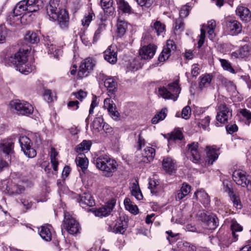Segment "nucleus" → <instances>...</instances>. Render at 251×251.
Returning a JSON list of instances; mask_svg holds the SVG:
<instances>
[{
    "instance_id": "nucleus-1",
    "label": "nucleus",
    "mask_w": 251,
    "mask_h": 251,
    "mask_svg": "<svg viewBox=\"0 0 251 251\" xmlns=\"http://www.w3.org/2000/svg\"><path fill=\"white\" fill-rule=\"evenodd\" d=\"M27 53L24 50H20L18 52L12 54L5 59V62L9 65H13L16 69L21 73L26 75L35 69L33 65L27 63Z\"/></svg>"
},
{
    "instance_id": "nucleus-2",
    "label": "nucleus",
    "mask_w": 251,
    "mask_h": 251,
    "mask_svg": "<svg viewBox=\"0 0 251 251\" xmlns=\"http://www.w3.org/2000/svg\"><path fill=\"white\" fill-rule=\"evenodd\" d=\"M56 0H50L46 7L47 13L50 20L57 21L60 27L67 28L69 25V16L64 9H57L58 6Z\"/></svg>"
},
{
    "instance_id": "nucleus-3",
    "label": "nucleus",
    "mask_w": 251,
    "mask_h": 251,
    "mask_svg": "<svg viewBox=\"0 0 251 251\" xmlns=\"http://www.w3.org/2000/svg\"><path fill=\"white\" fill-rule=\"evenodd\" d=\"M94 162L97 168L102 171L106 177L112 176L118 166L114 159L106 154L100 155Z\"/></svg>"
},
{
    "instance_id": "nucleus-4",
    "label": "nucleus",
    "mask_w": 251,
    "mask_h": 251,
    "mask_svg": "<svg viewBox=\"0 0 251 251\" xmlns=\"http://www.w3.org/2000/svg\"><path fill=\"white\" fill-rule=\"evenodd\" d=\"M43 7V3L42 0H21L16 4L14 9V16L17 17L26 13L35 12Z\"/></svg>"
},
{
    "instance_id": "nucleus-5",
    "label": "nucleus",
    "mask_w": 251,
    "mask_h": 251,
    "mask_svg": "<svg viewBox=\"0 0 251 251\" xmlns=\"http://www.w3.org/2000/svg\"><path fill=\"white\" fill-rule=\"evenodd\" d=\"M181 89L177 81L169 84L167 86L158 88V95L164 99L177 100Z\"/></svg>"
},
{
    "instance_id": "nucleus-6",
    "label": "nucleus",
    "mask_w": 251,
    "mask_h": 251,
    "mask_svg": "<svg viewBox=\"0 0 251 251\" xmlns=\"http://www.w3.org/2000/svg\"><path fill=\"white\" fill-rule=\"evenodd\" d=\"M11 110L22 115H28L33 113L34 109L31 104L25 100H15L9 104Z\"/></svg>"
},
{
    "instance_id": "nucleus-7",
    "label": "nucleus",
    "mask_w": 251,
    "mask_h": 251,
    "mask_svg": "<svg viewBox=\"0 0 251 251\" xmlns=\"http://www.w3.org/2000/svg\"><path fill=\"white\" fill-rule=\"evenodd\" d=\"M216 120L221 124L226 123L232 116V110L225 103H219L217 107Z\"/></svg>"
},
{
    "instance_id": "nucleus-8",
    "label": "nucleus",
    "mask_w": 251,
    "mask_h": 251,
    "mask_svg": "<svg viewBox=\"0 0 251 251\" xmlns=\"http://www.w3.org/2000/svg\"><path fill=\"white\" fill-rule=\"evenodd\" d=\"M63 227L71 234L79 232L80 226L79 223L69 215L65 214L63 224Z\"/></svg>"
},
{
    "instance_id": "nucleus-9",
    "label": "nucleus",
    "mask_w": 251,
    "mask_h": 251,
    "mask_svg": "<svg viewBox=\"0 0 251 251\" xmlns=\"http://www.w3.org/2000/svg\"><path fill=\"white\" fill-rule=\"evenodd\" d=\"M22 151L29 158H34L36 155V150L32 148V143L27 136H21L19 139Z\"/></svg>"
},
{
    "instance_id": "nucleus-10",
    "label": "nucleus",
    "mask_w": 251,
    "mask_h": 251,
    "mask_svg": "<svg viewBox=\"0 0 251 251\" xmlns=\"http://www.w3.org/2000/svg\"><path fill=\"white\" fill-rule=\"evenodd\" d=\"M95 65V61L92 58L88 57L84 60L79 66L77 73L78 78L81 79L87 76L90 72L93 70Z\"/></svg>"
},
{
    "instance_id": "nucleus-11",
    "label": "nucleus",
    "mask_w": 251,
    "mask_h": 251,
    "mask_svg": "<svg viewBox=\"0 0 251 251\" xmlns=\"http://www.w3.org/2000/svg\"><path fill=\"white\" fill-rule=\"evenodd\" d=\"M95 65V61L92 58L88 57L84 60L79 66L77 73L78 78L81 79L87 76L90 72L93 70Z\"/></svg>"
},
{
    "instance_id": "nucleus-12",
    "label": "nucleus",
    "mask_w": 251,
    "mask_h": 251,
    "mask_svg": "<svg viewBox=\"0 0 251 251\" xmlns=\"http://www.w3.org/2000/svg\"><path fill=\"white\" fill-rule=\"evenodd\" d=\"M95 65V61L92 58L88 57L84 60L79 66L77 73L78 78L81 79L87 76L90 72L93 70Z\"/></svg>"
},
{
    "instance_id": "nucleus-13",
    "label": "nucleus",
    "mask_w": 251,
    "mask_h": 251,
    "mask_svg": "<svg viewBox=\"0 0 251 251\" xmlns=\"http://www.w3.org/2000/svg\"><path fill=\"white\" fill-rule=\"evenodd\" d=\"M176 48V45L174 41L168 40L167 41L166 46L158 57V60L160 62H164L167 60L171 54L174 52Z\"/></svg>"
},
{
    "instance_id": "nucleus-14",
    "label": "nucleus",
    "mask_w": 251,
    "mask_h": 251,
    "mask_svg": "<svg viewBox=\"0 0 251 251\" xmlns=\"http://www.w3.org/2000/svg\"><path fill=\"white\" fill-rule=\"evenodd\" d=\"M189 152L190 153V160L195 163H200L201 161V154L198 142H193L187 145Z\"/></svg>"
},
{
    "instance_id": "nucleus-15",
    "label": "nucleus",
    "mask_w": 251,
    "mask_h": 251,
    "mask_svg": "<svg viewBox=\"0 0 251 251\" xmlns=\"http://www.w3.org/2000/svg\"><path fill=\"white\" fill-rule=\"evenodd\" d=\"M103 107L107 109L110 117L114 120H120V114L116 110V106L114 101L110 98H106L104 100Z\"/></svg>"
},
{
    "instance_id": "nucleus-16",
    "label": "nucleus",
    "mask_w": 251,
    "mask_h": 251,
    "mask_svg": "<svg viewBox=\"0 0 251 251\" xmlns=\"http://www.w3.org/2000/svg\"><path fill=\"white\" fill-rule=\"evenodd\" d=\"M225 25L227 32L232 36L238 34L242 30L241 25L236 20H226Z\"/></svg>"
},
{
    "instance_id": "nucleus-17",
    "label": "nucleus",
    "mask_w": 251,
    "mask_h": 251,
    "mask_svg": "<svg viewBox=\"0 0 251 251\" xmlns=\"http://www.w3.org/2000/svg\"><path fill=\"white\" fill-rule=\"evenodd\" d=\"M156 50V46L150 44L144 46L139 50V55L141 59L149 60L152 58L154 55Z\"/></svg>"
},
{
    "instance_id": "nucleus-18",
    "label": "nucleus",
    "mask_w": 251,
    "mask_h": 251,
    "mask_svg": "<svg viewBox=\"0 0 251 251\" xmlns=\"http://www.w3.org/2000/svg\"><path fill=\"white\" fill-rule=\"evenodd\" d=\"M232 178L237 185L242 187L246 186V182L249 179L246 172L242 170H235L232 174Z\"/></svg>"
},
{
    "instance_id": "nucleus-19",
    "label": "nucleus",
    "mask_w": 251,
    "mask_h": 251,
    "mask_svg": "<svg viewBox=\"0 0 251 251\" xmlns=\"http://www.w3.org/2000/svg\"><path fill=\"white\" fill-rule=\"evenodd\" d=\"M115 205L114 200H111L107 204L101 207H100L94 211V214L98 217H106L109 215Z\"/></svg>"
},
{
    "instance_id": "nucleus-20",
    "label": "nucleus",
    "mask_w": 251,
    "mask_h": 251,
    "mask_svg": "<svg viewBox=\"0 0 251 251\" xmlns=\"http://www.w3.org/2000/svg\"><path fill=\"white\" fill-rule=\"evenodd\" d=\"M201 220L204 222L210 230L215 229L219 225L218 218L213 214L206 215L205 213H201Z\"/></svg>"
},
{
    "instance_id": "nucleus-21",
    "label": "nucleus",
    "mask_w": 251,
    "mask_h": 251,
    "mask_svg": "<svg viewBox=\"0 0 251 251\" xmlns=\"http://www.w3.org/2000/svg\"><path fill=\"white\" fill-rule=\"evenodd\" d=\"M101 79L104 81V85L109 93L113 94L117 89V83L115 79L111 76H108L103 74L100 75Z\"/></svg>"
},
{
    "instance_id": "nucleus-22",
    "label": "nucleus",
    "mask_w": 251,
    "mask_h": 251,
    "mask_svg": "<svg viewBox=\"0 0 251 251\" xmlns=\"http://www.w3.org/2000/svg\"><path fill=\"white\" fill-rule=\"evenodd\" d=\"M219 149L216 146H206L205 151L206 152V162L209 165H212L218 158L217 151Z\"/></svg>"
},
{
    "instance_id": "nucleus-23",
    "label": "nucleus",
    "mask_w": 251,
    "mask_h": 251,
    "mask_svg": "<svg viewBox=\"0 0 251 251\" xmlns=\"http://www.w3.org/2000/svg\"><path fill=\"white\" fill-rule=\"evenodd\" d=\"M77 201L79 205L83 208H85L87 206L92 207L95 204V200L91 195L89 193H84L82 195L79 196Z\"/></svg>"
},
{
    "instance_id": "nucleus-24",
    "label": "nucleus",
    "mask_w": 251,
    "mask_h": 251,
    "mask_svg": "<svg viewBox=\"0 0 251 251\" xmlns=\"http://www.w3.org/2000/svg\"><path fill=\"white\" fill-rule=\"evenodd\" d=\"M128 226L127 219L125 218H120L117 220L114 226L113 231L115 233L124 234Z\"/></svg>"
},
{
    "instance_id": "nucleus-25",
    "label": "nucleus",
    "mask_w": 251,
    "mask_h": 251,
    "mask_svg": "<svg viewBox=\"0 0 251 251\" xmlns=\"http://www.w3.org/2000/svg\"><path fill=\"white\" fill-rule=\"evenodd\" d=\"M236 14L242 21L245 22L249 21L251 18L250 11L248 8L244 6H238L236 10Z\"/></svg>"
},
{
    "instance_id": "nucleus-26",
    "label": "nucleus",
    "mask_w": 251,
    "mask_h": 251,
    "mask_svg": "<svg viewBox=\"0 0 251 251\" xmlns=\"http://www.w3.org/2000/svg\"><path fill=\"white\" fill-rule=\"evenodd\" d=\"M155 156V150L151 147H147L142 153V158L138 160L139 162L148 163L152 161Z\"/></svg>"
},
{
    "instance_id": "nucleus-27",
    "label": "nucleus",
    "mask_w": 251,
    "mask_h": 251,
    "mask_svg": "<svg viewBox=\"0 0 251 251\" xmlns=\"http://www.w3.org/2000/svg\"><path fill=\"white\" fill-rule=\"evenodd\" d=\"M104 58L105 60L111 64H114L117 61V54L112 46L109 47L104 52Z\"/></svg>"
},
{
    "instance_id": "nucleus-28",
    "label": "nucleus",
    "mask_w": 251,
    "mask_h": 251,
    "mask_svg": "<svg viewBox=\"0 0 251 251\" xmlns=\"http://www.w3.org/2000/svg\"><path fill=\"white\" fill-rule=\"evenodd\" d=\"M250 48L247 45L242 47L238 50L232 52L231 56L235 58H244L248 57L250 54Z\"/></svg>"
},
{
    "instance_id": "nucleus-29",
    "label": "nucleus",
    "mask_w": 251,
    "mask_h": 251,
    "mask_svg": "<svg viewBox=\"0 0 251 251\" xmlns=\"http://www.w3.org/2000/svg\"><path fill=\"white\" fill-rule=\"evenodd\" d=\"M129 25L127 22L119 19L117 23V36L119 37H123L126 33Z\"/></svg>"
},
{
    "instance_id": "nucleus-30",
    "label": "nucleus",
    "mask_w": 251,
    "mask_h": 251,
    "mask_svg": "<svg viewBox=\"0 0 251 251\" xmlns=\"http://www.w3.org/2000/svg\"><path fill=\"white\" fill-rule=\"evenodd\" d=\"M194 196L204 205L207 206L210 203V198L208 194L203 190L200 189L194 193Z\"/></svg>"
},
{
    "instance_id": "nucleus-31",
    "label": "nucleus",
    "mask_w": 251,
    "mask_h": 251,
    "mask_svg": "<svg viewBox=\"0 0 251 251\" xmlns=\"http://www.w3.org/2000/svg\"><path fill=\"white\" fill-rule=\"evenodd\" d=\"M162 166L166 172L172 173L175 170V162L171 157H166L163 159Z\"/></svg>"
},
{
    "instance_id": "nucleus-32",
    "label": "nucleus",
    "mask_w": 251,
    "mask_h": 251,
    "mask_svg": "<svg viewBox=\"0 0 251 251\" xmlns=\"http://www.w3.org/2000/svg\"><path fill=\"white\" fill-rule=\"evenodd\" d=\"M51 227L49 225L41 226L40 229H39V233L43 240L46 241H50L51 240Z\"/></svg>"
},
{
    "instance_id": "nucleus-33",
    "label": "nucleus",
    "mask_w": 251,
    "mask_h": 251,
    "mask_svg": "<svg viewBox=\"0 0 251 251\" xmlns=\"http://www.w3.org/2000/svg\"><path fill=\"white\" fill-rule=\"evenodd\" d=\"M14 143L12 142H5L0 144V151L6 155H11L13 152Z\"/></svg>"
},
{
    "instance_id": "nucleus-34",
    "label": "nucleus",
    "mask_w": 251,
    "mask_h": 251,
    "mask_svg": "<svg viewBox=\"0 0 251 251\" xmlns=\"http://www.w3.org/2000/svg\"><path fill=\"white\" fill-rule=\"evenodd\" d=\"M92 143L89 140H83L76 148L75 151L79 153L80 155L84 154V152H86L90 150Z\"/></svg>"
},
{
    "instance_id": "nucleus-35",
    "label": "nucleus",
    "mask_w": 251,
    "mask_h": 251,
    "mask_svg": "<svg viewBox=\"0 0 251 251\" xmlns=\"http://www.w3.org/2000/svg\"><path fill=\"white\" fill-rule=\"evenodd\" d=\"M191 187L188 184L183 183L180 189L176 196V200H181L187 196L190 192Z\"/></svg>"
},
{
    "instance_id": "nucleus-36",
    "label": "nucleus",
    "mask_w": 251,
    "mask_h": 251,
    "mask_svg": "<svg viewBox=\"0 0 251 251\" xmlns=\"http://www.w3.org/2000/svg\"><path fill=\"white\" fill-rule=\"evenodd\" d=\"M75 162L77 166L80 167L82 172H84L87 168L88 165V160L84 154L79 155L76 157Z\"/></svg>"
},
{
    "instance_id": "nucleus-37",
    "label": "nucleus",
    "mask_w": 251,
    "mask_h": 251,
    "mask_svg": "<svg viewBox=\"0 0 251 251\" xmlns=\"http://www.w3.org/2000/svg\"><path fill=\"white\" fill-rule=\"evenodd\" d=\"M131 192L137 200H141L143 199V195L140 190V187L137 181L133 182L131 187Z\"/></svg>"
},
{
    "instance_id": "nucleus-38",
    "label": "nucleus",
    "mask_w": 251,
    "mask_h": 251,
    "mask_svg": "<svg viewBox=\"0 0 251 251\" xmlns=\"http://www.w3.org/2000/svg\"><path fill=\"white\" fill-rule=\"evenodd\" d=\"M25 39L31 44L37 43L40 40L39 37L36 33L30 31L25 34Z\"/></svg>"
},
{
    "instance_id": "nucleus-39",
    "label": "nucleus",
    "mask_w": 251,
    "mask_h": 251,
    "mask_svg": "<svg viewBox=\"0 0 251 251\" xmlns=\"http://www.w3.org/2000/svg\"><path fill=\"white\" fill-rule=\"evenodd\" d=\"M152 30H154L157 35H160L164 32L165 25L159 21H155L151 25Z\"/></svg>"
},
{
    "instance_id": "nucleus-40",
    "label": "nucleus",
    "mask_w": 251,
    "mask_h": 251,
    "mask_svg": "<svg viewBox=\"0 0 251 251\" xmlns=\"http://www.w3.org/2000/svg\"><path fill=\"white\" fill-rule=\"evenodd\" d=\"M124 204L126 210H128L131 213L137 214L138 213V208L136 205L132 204L130 200L126 198L124 200Z\"/></svg>"
},
{
    "instance_id": "nucleus-41",
    "label": "nucleus",
    "mask_w": 251,
    "mask_h": 251,
    "mask_svg": "<svg viewBox=\"0 0 251 251\" xmlns=\"http://www.w3.org/2000/svg\"><path fill=\"white\" fill-rule=\"evenodd\" d=\"M119 8L124 13L130 14L131 13V8L127 2L125 0H117Z\"/></svg>"
},
{
    "instance_id": "nucleus-42",
    "label": "nucleus",
    "mask_w": 251,
    "mask_h": 251,
    "mask_svg": "<svg viewBox=\"0 0 251 251\" xmlns=\"http://www.w3.org/2000/svg\"><path fill=\"white\" fill-rule=\"evenodd\" d=\"M58 155V152L55 151L54 148H51L50 152V163L54 171L57 170L58 161L56 156Z\"/></svg>"
},
{
    "instance_id": "nucleus-43",
    "label": "nucleus",
    "mask_w": 251,
    "mask_h": 251,
    "mask_svg": "<svg viewBox=\"0 0 251 251\" xmlns=\"http://www.w3.org/2000/svg\"><path fill=\"white\" fill-rule=\"evenodd\" d=\"M167 109H162L158 113L155 115L151 120L153 124H156L159 121L163 120L167 115Z\"/></svg>"
},
{
    "instance_id": "nucleus-44",
    "label": "nucleus",
    "mask_w": 251,
    "mask_h": 251,
    "mask_svg": "<svg viewBox=\"0 0 251 251\" xmlns=\"http://www.w3.org/2000/svg\"><path fill=\"white\" fill-rule=\"evenodd\" d=\"M47 47L49 49V53L52 54L54 57L56 58L62 53V50L58 49L53 43L50 44V46Z\"/></svg>"
},
{
    "instance_id": "nucleus-45",
    "label": "nucleus",
    "mask_w": 251,
    "mask_h": 251,
    "mask_svg": "<svg viewBox=\"0 0 251 251\" xmlns=\"http://www.w3.org/2000/svg\"><path fill=\"white\" fill-rule=\"evenodd\" d=\"M169 140H181L183 138V135L181 131L179 129H175L171 133L168 134Z\"/></svg>"
},
{
    "instance_id": "nucleus-46",
    "label": "nucleus",
    "mask_w": 251,
    "mask_h": 251,
    "mask_svg": "<svg viewBox=\"0 0 251 251\" xmlns=\"http://www.w3.org/2000/svg\"><path fill=\"white\" fill-rule=\"evenodd\" d=\"M104 124L103 119L100 117L95 118L92 123V126L94 129L100 131L101 130L102 126Z\"/></svg>"
},
{
    "instance_id": "nucleus-47",
    "label": "nucleus",
    "mask_w": 251,
    "mask_h": 251,
    "mask_svg": "<svg viewBox=\"0 0 251 251\" xmlns=\"http://www.w3.org/2000/svg\"><path fill=\"white\" fill-rule=\"evenodd\" d=\"M211 81V78L209 75H204L201 76V81L199 84V86L201 89L208 86Z\"/></svg>"
},
{
    "instance_id": "nucleus-48",
    "label": "nucleus",
    "mask_w": 251,
    "mask_h": 251,
    "mask_svg": "<svg viewBox=\"0 0 251 251\" xmlns=\"http://www.w3.org/2000/svg\"><path fill=\"white\" fill-rule=\"evenodd\" d=\"M95 18V14L93 12H89L88 15H86L81 20L82 25L83 26L88 27L91 22Z\"/></svg>"
},
{
    "instance_id": "nucleus-49",
    "label": "nucleus",
    "mask_w": 251,
    "mask_h": 251,
    "mask_svg": "<svg viewBox=\"0 0 251 251\" xmlns=\"http://www.w3.org/2000/svg\"><path fill=\"white\" fill-rule=\"evenodd\" d=\"M191 6L189 3H187L182 6L179 12V17L183 19L187 17L191 9Z\"/></svg>"
},
{
    "instance_id": "nucleus-50",
    "label": "nucleus",
    "mask_w": 251,
    "mask_h": 251,
    "mask_svg": "<svg viewBox=\"0 0 251 251\" xmlns=\"http://www.w3.org/2000/svg\"><path fill=\"white\" fill-rule=\"evenodd\" d=\"M159 184L157 180L153 178H150L149 180L148 188L151 190V192L152 194L156 193L157 187Z\"/></svg>"
},
{
    "instance_id": "nucleus-51",
    "label": "nucleus",
    "mask_w": 251,
    "mask_h": 251,
    "mask_svg": "<svg viewBox=\"0 0 251 251\" xmlns=\"http://www.w3.org/2000/svg\"><path fill=\"white\" fill-rule=\"evenodd\" d=\"M143 59L139 56L138 57L135 58L130 64V67L133 69L138 70V69L142 67L144 62H143Z\"/></svg>"
},
{
    "instance_id": "nucleus-52",
    "label": "nucleus",
    "mask_w": 251,
    "mask_h": 251,
    "mask_svg": "<svg viewBox=\"0 0 251 251\" xmlns=\"http://www.w3.org/2000/svg\"><path fill=\"white\" fill-rule=\"evenodd\" d=\"M220 62L224 70H227L230 73H234V70L231 67V64L229 61L224 59H220Z\"/></svg>"
},
{
    "instance_id": "nucleus-53",
    "label": "nucleus",
    "mask_w": 251,
    "mask_h": 251,
    "mask_svg": "<svg viewBox=\"0 0 251 251\" xmlns=\"http://www.w3.org/2000/svg\"><path fill=\"white\" fill-rule=\"evenodd\" d=\"M230 199L234 207L237 209H241L242 208V204L238 196L233 194L232 196L230 197Z\"/></svg>"
},
{
    "instance_id": "nucleus-54",
    "label": "nucleus",
    "mask_w": 251,
    "mask_h": 251,
    "mask_svg": "<svg viewBox=\"0 0 251 251\" xmlns=\"http://www.w3.org/2000/svg\"><path fill=\"white\" fill-rule=\"evenodd\" d=\"M184 29V22L183 19L179 17L175 21L174 30L182 31Z\"/></svg>"
},
{
    "instance_id": "nucleus-55",
    "label": "nucleus",
    "mask_w": 251,
    "mask_h": 251,
    "mask_svg": "<svg viewBox=\"0 0 251 251\" xmlns=\"http://www.w3.org/2000/svg\"><path fill=\"white\" fill-rule=\"evenodd\" d=\"M199 39L198 43V48H200L204 42L205 37V30L202 27L201 29V34L199 36Z\"/></svg>"
},
{
    "instance_id": "nucleus-56",
    "label": "nucleus",
    "mask_w": 251,
    "mask_h": 251,
    "mask_svg": "<svg viewBox=\"0 0 251 251\" xmlns=\"http://www.w3.org/2000/svg\"><path fill=\"white\" fill-rule=\"evenodd\" d=\"M191 108L189 106H186L184 107L182 110V117L184 119H188L191 115Z\"/></svg>"
},
{
    "instance_id": "nucleus-57",
    "label": "nucleus",
    "mask_w": 251,
    "mask_h": 251,
    "mask_svg": "<svg viewBox=\"0 0 251 251\" xmlns=\"http://www.w3.org/2000/svg\"><path fill=\"white\" fill-rule=\"evenodd\" d=\"M200 73V69L198 64H194L191 67V75L193 77H196Z\"/></svg>"
},
{
    "instance_id": "nucleus-58",
    "label": "nucleus",
    "mask_w": 251,
    "mask_h": 251,
    "mask_svg": "<svg viewBox=\"0 0 251 251\" xmlns=\"http://www.w3.org/2000/svg\"><path fill=\"white\" fill-rule=\"evenodd\" d=\"M231 229L232 232H240L242 231L243 227L236 221H233L231 225Z\"/></svg>"
},
{
    "instance_id": "nucleus-59",
    "label": "nucleus",
    "mask_w": 251,
    "mask_h": 251,
    "mask_svg": "<svg viewBox=\"0 0 251 251\" xmlns=\"http://www.w3.org/2000/svg\"><path fill=\"white\" fill-rule=\"evenodd\" d=\"M100 4L103 10L108 9L112 6V0H101Z\"/></svg>"
},
{
    "instance_id": "nucleus-60",
    "label": "nucleus",
    "mask_w": 251,
    "mask_h": 251,
    "mask_svg": "<svg viewBox=\"0 0 251 251\" xmlns=\"http://www.w3.org/2000/svg\"><path fill=\"white\" fill-rule=\"evenodd\" d=\"M210 121V118L209 116H207L204 119L201 120V122L199 123L201 125V127L204 129H206V128L209 126ZM200 126V125H199Z\"/></svg>"
},
{
    "instance_id": "nucleus-61",
    "label": "nucleus",
    "mask_w": 251,
    "mask_h": 251,
    "mask_svg": "<svg viewBox=\"0 0 251 251\" xmlns=\"http://www.w3.org/2000/svg\"><path fill=\"white\" fill-rule=\"evenodd\" d=\"M44 99L48 102H50L53 100V95L50 90H46L44 92Z\"/></svg>"
},
{
    "instance_id": "nucleus-62",
    "label": "nucleus",
    "mask_w": 251,
    "mask_h": 251,
    "mask_svg": "<svg viewBox=\"0 0 251 251\" xmlns=\"http://www.w3.org/2000/svg\"><path fill=\"white\" fill-rule=\"evenodd\" d=\"M240 113L243 117L247 119L248 123H250L251 121V112L246 109H244L241 110Z\"/></svg>"
},
{
    "instance_id": "nucleus-63",
    "label": "nucleus",
    "mask_w": 251,
    "mask_h": 251,
    "mask_svg": "<svg viewBox=\"0 0 251 251\" xmlns=\"http://www.w3.org/2000/svg\"><path fill=\"white\" fill-rule=\"evenodd\" d=\"M74 94L77 99L80 100H82L87 96V92L81 90H79L77 93H74Z\"/></svg>"
},
{
    "instance_id": "nucleus-64",
    "label": "nucleus",
    "mask_w": 251,
    "mask_h": 251,
    "mask_svg": "<svg viewBox=\"0 0 251 251\" xmlns=\"http://www.w3.org/2000/svg\"><path fill=\"white\" fill-rule=\"evenodd\" d=\"M78 104L79 102L77 100H74L69 101L67 105L70 108H72L74 110H77L79 107Z\"/></svg>"
}]
</instances>
